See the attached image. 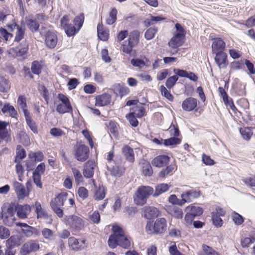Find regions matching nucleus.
I'll return each instance as SVG.
<instances>
[{"mask_svg": "<svg viewBox=\"0 0 255 255\" xmlns=\"http://www.w3.org/2000/svg\"><path fill=\"white\" fill-rule=\"evenodd\" d=\"M25 36V28L24 25L18 26L17 29L14 33L13 42L19 43L16 46L10 48L7 51L9 56L12 58L20 57L24 59L27 57L29 49V44L24 39Z\"/></svg>", "mask_w": 255, "mask_h": 255, "instance_id": "nucleus-1", "label": "nucleus"}, {"mask_svg": "<svg viewBox=\"0 0 255 255\" xmlns=\"http://www.w3.org/2000/svg\"><path fill=\"white\" fill-rule=\"evenodd\" d=\"M112 234L108 240V244L112 249H115L118 246L125 249L131 246L130 238H128L124 229L119 225L114 224L112 227Z\"/></svg>", "mask_w": 255, "mask_h": 255, "instance_id": "nucleus-2", "label": "nucleus"}, {"mask_svg": "<svg viewBox=\"0 0 255 255\" xmlns=\"http://www.w3.org/2000/svg\"><path fill=\"white\" fill-rule=\"evenodd\" d=\"M176 31L171 39L168 42V45L171 48V51H168L170 55H173L177 53L179 50V47L183 45L185 41L186 31L184 28L180 24H175Z\"/></svg>", "mask_w": 255, "mask_h": 255, "instance_id": "nucleus-3", "label": "nucleus"}, {"mask_svg": "<svg viewBox=\"0 0 255 255\" xmlns=\"http://www.w3.org/2000/svg\"><path fill=\"white\" fill-rule=\"evenodd\" d=\"M140 38V32L138 30H134L129 32L128 39L122 42L120 51L124 54L131 55L136 51L133 48L138 45Z\"/></svg>", "mask_w": 255, "mask_h": 255, "instance_id": "nucleus-4", "label": "nucleus"}, {"mask_svg": "<svg viewBox=\"0 0 255 255\" xmlns=\"http://www.w3.org/2000/svg\"><path fill=\"white\" fill-rule=\"evenodd\" d=\"M167 229V222L165 218H157L154 222L148 220L145 227L146 233L150 235H163Z\"/></svg>", "mask_w": 255, "mask_h": 255, "instance_id": "nucleus-5", "label": "nucleus"}, {"mask_svg": "<svg viewBox=\"0 0 255 255\" xmlns=\"http://www.w3.org/2000/svg\"><path fill=\"white\" fill-rule=\"evenodd\" d=\"M67 197V192H61L50 202L51 209L59 218H62L63 216V211L60 207L64 205Z\"/></svg>", "mask_w": 255, "mask_h": 255, "instance_id": "nucleus-6", "label": "nucleus"}, {"mask_svg": "<svg viewBox=\"0 0 255 255\" xmlns=\"http://www.w3.org/2000/svg\"><path fill=\"white\" fill-rule=\"evenodd\" d=\"M153 194V188L149 186H139L135 193L134 202L138 205H143L146 203L149 196Z\"/></svg>", "mask_w": 255, "mask_h": 255, "instance_id": "nucleus-7", "label": "nucleus"}, {"mask_svg": "<svg viewBox=\"0 0 255 255\" xmlns=\"http://www.w3.org/2000/svg\"><path fill=\"white\" fill-rule=\"evenodd\" d=\"M57 98L61 102V103L57 105L56 111L60 114L72 113L73 108L67 96L62 93H59L57 95Z\"/></svg>", "mask_w": 255, "mask_h": 255, "instance_id": "nucleus-8", "label": "nucleus"}, {"mask_svg": "<svg viewBox=\"0 0 255 255\" xmlns=\"http://www.w3.org/2000/svg\"><path fill=\"white\" fill-rule=\"evenodd\" d=\"M89 148L85 144L79 143L75 146L74 155L78 161L83 162L87 161L89 157Z\"/></svg>", "mask_w": 255, "mask_h": 255, "instance_id": "nucleus-9", "label": "nucleus"}, {"mask_svg": "<svg viewBox=\"0 0 255 255\" xmlns=\"http://www.w3.org/2000/svg\"><path fill=\"white\" fill-rule=\"evenodd\" d=\"M64 223L70 229L74 231H80L84 227L83 220L76 215L66 216L64 218Z\"/></svg>", "mask_w": 255, "mask_h": 255, "instance_id": "nucleus-10", "label": "nucleus"}, {"mask_svg": "<svg viewBox=\"0 0 255 255\" xmlns=\"http://www.w3.org/2000/svg\"><path fill=\"white\" fill-rule=\"evenodd\" d=\"M40 249V245L37 240H30L23 244L20 250L22 255H29L30 253L36 252Z\"/></svg>", "mask_w": 255, "mask_h": 255, "instance_id": "nucleus-11", "label": "nucleus"}, {"mask_svg": "<svg viewBox=\"0 0 255 255\" xmlns=\"http://www.w3.org/2000/svg\"><path fill=\"white\" fill-rule=\"evenodd\" d=\"M69 247L74 251H81L87 247V240L85 238L76 239L74 237L68 239Z\"/></svg>", "mask_w": 255, "mask_h": 255, "instance_id": "nucleus-12", "label": "nucleus"}, {"mask_svg": "<svg viewBox=\"0 0 255 255\" xmlns=\"http://www.w3.org/2000/svg\"><path fill=\"white\" fill-rule=\"evenodd\" d=\"M209 38L213 41L211 45L213 53L224 51L226 48V43L221 38L215 37L212 34L210 35Z\"/></svg>", "mask_w": 255, "mask_h": 255, "instance_id": "nucleus-13", "label": "nucleus"}, {"mask_svg": "<svg viewBox=\"0 0 255 255\" xmlns=\"http://www.w3.org/2000/svg\"><path fill=\"white\" fill-rule=\"evenodd\" d=\"M15 224L17 227H19L21 228V233L26 238H30L33 235L35 236H38L39 235V232L37 229L28 225L26 223L17 222Z\"/></svg>", "mask_w": 255, "mask_h": 255, "instance_id": "nucleus-14", "label": "nucleus"}, {"mask_svg": "<svg viewBox=\"0 0 255 255\" xmlns=\"http://www.w3.org/2000/svg\"><path fill=\"white\" fill-rule=\"evenodd\" d=\"M97 165L94 160L87 161L83 166L82 170L83 176L86 178H91L94 175L95 168Z\"/></svg>", "mask_w": 255, "mask_h": 255, "instance_id": "nucleus-15", "label": "nucleus"}, {"mask_svg": "<svg viewBox=\"0 0 255 255\" xmlns=\"http://www.w3.org/2000/svg\"><path fill=\"white\" fill-rule=\"evenodd\" d=\"M198 100L197 99L193 97H188L185 99L182 103V108L186 112H191L193 111H197L198 108Z\"/></svg>", "mask_w": 255, "mask_h": 255, "instance_id": "nucleus-16", "label": "nucleus"}, {"mask_svg": "<svg viewBox=\"0 0 255 255\" xmlns=\"http://www.w3.org/2000/svg\"><path fill=\"white\" fill-rule=\"evenodd\" d=\"M16 215L20 219H25L31 211V207L28 204L20 205L17 204L15 206Z\"/></svg>", "mask_w": 255, "mask_h": 255, "instance_id": "nucleus-17", "label": "nucleus"}, {"mask_svg": "<svg viewBox=\"0 0 255 255\" xmlns=\"http://www.w3.org/2000/svg\"><path fill=\"white\" fill-rule=\"evenodd\" d=\"M215 54V61L220 69H225L227 67L229 62L228 56L224 51L214 53Z\"/></svg>", "mask_w": 255, "mask_h": 255, "instance_id": "nucleus-18", "label": "nucleus"}, {"mask_svg": "<svg viewBox=\"0 0 255 255\" xmlns=\"http://www.w3.org/2000/svg\"><path fill=\"white\" fill-rule=\"evenodd\" d=\"M45 42L49 48H54L57 43V36L54 31L48 30L45 35Z\"/></svg>", "mask_w": 255, "mask_h": 255, "instance_id": "nucleus-19", "label": "nucleus"}, {"mask_svg": "<svg viewBox=\"0 0 255 255\" xmlns=\"http://www.w3.org/2000/svg\"><path fill=\"white\" fill-rule=\"evenodd\" d=\"M142 216L146 219L150 220L157 217L159 215V210L153 206H145L142 209Z\"/></svg>", "mask_w": 255, "mask_h": 255, "instance_id": "nucleus-20", "label": "nucleus"}, {"mask_svg": "<svg viewBox=\"0 0 255 255\" xmlns=\"http://www.w3.org/2000/svg\"><path fill=\"white\" fill-rule=\"evenodd\" d=\"M13 186L18 198L20 199H23L25 197L29 195V191H26L24 186L17 181H14L13 182Z\"/></svg>", "mask_w": 255, "mask_h": 255, "instance_id": "nucleus-21", "label": "nucleus"}, {"mask_svg": "<svg viewBox=\"0 0 255 255\" xmlns=\"http://www.w3.org/2000/svg\"><path fill=\"white\" fill-rule=\"evenodd\" d=\"M165 210L168 214L176 219H182L183 217V210L178 207L168 205L166 207Z\"/></svg>", "mask_w": 255, "mask_h": 255, "instance_id": "nucleus-22", "label": "nucleus"}, {"mask_svg": "<svg viewBox=\"0 0 255 255\" xmlns=\"http://www.w3.org/2000/svg\"><path fill=\"white\" fill-rule=\"evenodd\" d=\"M170 161V157L167 155L157 156L151 161L153 166L157 167H163L167 165Z\"/></svg>", "mask_w": 255, "mask_h": 255, "instance_id": "nucleus-23", "label": "nucleus"}, {"mask_svg": "<svg viewBox=\"0 0 255 255\" xmlns=\"http://www.w3.org/2000/svg\"><path fill=\"white\" fill-rule=\"evenodd\" d=\"M95 105L100 107L108 105L111 101V96L107 93L98 95L95 98Z\"/></svg>", "mask_w": 255, "mask_h": 255, "instance_id": "nucleus-24", "label": "nucleus"}, {"mask_svg": "<svg viewBox=\"0 0 255 255\" xmlns=\"http://www.w3.org/2000/svg\"><path fill=\"white\" fill-rule=\"evenodd\" d=\"M98 36L102 41H107L109 38V30L104 28L102 22L99 23L97 25Z\"/></svg>", "mask_w": 255, "mask_h": 255, "instance_id": "nucleus-25", "label": "nucleus"}, {"mask_svg": "<svg viewBox=\"0 0 255 255\" xmlns=\"http://www.w3.org/2000/svg\"><path fill=\"white\" fill-rule=\"evenodd\" d=\"M122 151L128 161L131 163H133L134 161L133 150L129 145H124L122 149Z\"/></svg>", "mask_w": 255, "mask_h": 255, "instance_id": "nucleus-26", "label": "nucleus"}, {"mask_svg": "<svg viewBox=\"0 0 255 255\" xmlns=\"http://www.w3.org/2000/svg\"><path fill=\"white\" fill-rule=\"evenodd\" d=\"M149 61L145 55H140V58H133L130 61L131 64L139 69H142L146 66V62Z\"/></svg>", "mask_w": 255, "mask_h": 255, "instance_id": "nucleus-27", "label": "nucleus"}, {"mask_svg": "<svg viewBox=\"0 0 255 255\" xmlns=\"http://www.w3.org/2000/svg\"><path fill=\"white\" fill-rule=\"evenodd\" d=\"M34 207L37 219H47L49 217L47 212L42 208L41 205L38 201L35 202Z\"/></svg>", "mask_w": 255, "mask_h": 255, "instance_id": "nucleus-28", "label": "nucleus"}, {"mask_svg": "<svg viewBox=\"0 0 255 255\" xmlns=\"http://www.w3.org/2000/svg\"><path fill=\"white\" fill-rule=\"evenodd\" d=\"M6 247L14 249L20 245V238L17 235L11 236L6 241Z\"/></svg>", "mask_w": 255, "mask_h": 255, "instance_id": "nucleus-29", "label": "nucleus"}, {"mask_svg": "<svg viewBox=\"0 0 255 255\" xmlns=\"http://www.w3.org/2000/svg\"><path fill=\"white\" fill-rule=\"evenodd\" d=\"M171 185L167 183H161L157 185L155 187V191H153V196L156 197L161 194L168 191Z\"/></svg>", "mask_w": 255, "mask_h": 255, "instance_id": "nucleus-30", "label": "nucleus"}, {"mask_svg": "<svg viewBox=\"0 0 255 255\" xmlns=\"http://www.w3.org/2000/svg\"><path fill=\"white\" fill-rule=\"evenodd\" d=\"M1 112L3 114H8L9 115L13 118L16 119L18 116L17 112L13 106L9 103H6L1 109Z\"/></svg>", "mask_w": 255, "mask_h": 255, "instance_id": "nucleus-31", "label": "nucleus"}, {"mask_svg": "<svg viewBox=\"0 0 255 255\" xmlns=\"http://www.w3.org/2000/svg\"><path fill=\"white\" fill-rule=\"evenodd\" d=\"M9 123L0 120V139L3 140L10 138V134L6 128Z\"/></svg>", "mask_w": 255, "mask_h": 255, "instance_id": "nucleus-32", "label": "nucleus"}, {"mask_svg": "<svg viewBox=\"0 0 255 255\" xmlns=\"http://www.w3.org/2000/svg\"><path fill=\"white\" fill-rule=\"evenodd\" d=\"M185 211L189 212L195 217L201 215L203 213V210L201 207L194 206L193 204L188 206L186 208Z\"/></svg>", "mask_w": 255, "mask_h": 255, "instance_id": "nucleus-33", "label": "nucleus"}, {"mask_svg": "<svg viewBox=\"0 0 255 255\" xmlns=\"http://www.w3.org/2000/svg\"><path fill=\"white\" fill-rule=\"evenodd\" d=\"M145 111V109L141 106H134L130 109L129 113L136 116L138 118H141L144 116Z\"/></svg>", "mask_w": 255, "mask_h": 255, "instance_id": "nucleus-34", "label": "nucleus"}, {"mask_svg": "<svg viewBox=\"0 0 255 255\" xmlns=\"http://www.w3.org/2000/svg\"><path fill=\"white\" fill-rule=\"evenodd\" d=\"M113 90L115 94L121 97L125 96L129 93V89L128 87L121 85L120 84L115 85Z\"/></svg>", "mask_w": 255, "mask_h": 255, "instance_id": "nucleus-35", "label": "nucleus"}, {"mask_svg": "<svg viewBox=\"0 0 255 255\" xmlns=\"http://www.w3.org/2000/svg\"><path fill=\"white\" fill-rule=\"evenodd\" d=\"M252 129L253 128L252 127H244L240 128V132L241 134L242 137L244 139L248 141L251 138L253 134Z\"/></svg>", "mask_w": 255, "mask_h": 255, "instance_id": "nucleus-36", "label": "nucleus"}, {"mask_svg": "<svg viewBox=\"0 0 255 255\" xmlns=\"http://www.w3.org/2000/svg\"><path fill=\"white\" fill-rule=\"evenodd\" d=\"M26 155L25 149L20 145H18L16 149V155L14 158V162L21 161L25 158Z\"/></svg>", "mask_w": 255, "mask_h": 255, "instance_id": "nucleus-37", "label": "nucleus"}, {"mask_svg": "<svg viewBox=\"0 0 255 255\" xmlns=\"http://www.w3.org/2000/svg\"><path fill=\"white\" fill-rule=\"evenodd\" d=\"M41 235L46 241L51 242L54 239V232L52 230L45 228L41 230Z\"/></svg>", "mask_w": 255, "mask_h": 255, "instance_id": "nucleus-38", "label": "nucleus"}, {"mask_svg": "<svg viewBox=\"0 0 255 255\" xmlns=\"http://www.w3.org/2000/svg\"><path fill=\"white\" fill-rule=\"evenodd\" d=\"M117 9L115 7L113 8L109 13V17L106 20V24L112 25L115 23L117 19Z\"/></svg>", "mask_w": 255, "mask_h": 255, "instance_id": "nucleus-39", "label": "nucleus"}, {"mask_svg": "<svg viewBox=\"0 0 255 255\" xmlns=\"http://www.w3.org/2000/svg\"><path fill=\"white\" fill-rule=\"evenodd\" d=\"M10 85L8 80L3 76H0V91L6 92L10 89Z\"/></svg>", "mask_w": 255, "mask_h": 255, "instance_id": "nucleus-40", "label": "nucleus"}, {"mask_svg": "<svg viewBox=\"0 0 255 255\" xmlns=\"http://www.w3.org/2000/svg\"><path fill=\"white\" fill-rule=\"evenodd\" d=\"M175 167L174 165H169L167 166L164 169H163L159 172L158 176L160 178H164L167 175H171L173 174Z\"/></svg>", "mask_w": 255, "mask_h": 255, "instance_id": "nucleus-41", "label": "nucleus"}, {"mask_svg": "<svg viewBox=\"0 0 255 255\" xmlns=\"http://www.w3.org/2000/svg\"><path fill=\"white\" fill-rule=\"evenodd\" d=\"M85 19V16L83 13H81L77 15L73 19V23L79 31L82 27Z\"/></svg>", "mask_w": 255, "mask_h": 255, "instance_id": "nucleus-42", "label": "nucleus"}, {"mask_svg": "<svg viewBox=\"0 0 255 255\" xmlns=\"http://www.w3.org/2000/svg\"><path fill=\"white\" fill-rule=\"evenodd\" d=\"M142 172L146 176H151L153 174V170L150 163L144 161L142 163Z\"/></svg>", "mask_w": 255, "mask_h": 255, "instance_id": "nucleus-43", "label": "nucleus"}, {"mask_svg": "<svg viewBox=\"0 0 255 255\" xmlns=\"http://www.w3.org/2000/svg\"><path fill=\"white\" fill-rule=\"evenodd\" d=\"M181 142V138L178 137H171L169 138L164 139L163 144L165 146L176 145L179 144Z\"/></svg>", "mask_w": 255, "mask_h": 255, "instance_id": "nucleus-44", "label": "nucleus"}, {"mask_svg": "<svg viewBox=\"0 0 255 255\" xmlns=\"http://www.w3.org/2000/svg\"><path fill=\"white\" fill-rule=\"evenodd\" d=\"M71 170L75 178L76 185H79L80 183H82L84 181V179L80 171L75 167L72 168Z\"/></svg>", "mask_w": 255, "mask_h": 255, "instance_id": "nucleus-45", "label": "nucleus"}, {"mask_svg": "<svg viewBox=\"0 0 255 255\" xmlns=\"http://www.w3.org/2000/svg\"><path fill=\"white\" fill-rule=\"evenodd\" d=\"M28 157L34 159L35 161L40 162L44 159V154L42 151L31 152L28 154Z\"/></svg>", "mask_w": 255, "mask_h": 255, "instance_id": "nucleus-46", "label": "nucleus"}, {"mask_svg": "<svg viewBox=\"0 0 255 255\" xmlns=\"http://www.w3.org/2000/svg\"><path fill=\"white\" fill-rule=\"evenodd\" d=\"M42 66L38 61H34L32 62L31 70L33 74L39 75L41 73Z\"/></svg>", "mask_w": 255, "mask_h": 255, "instance_id": "nucleus-47", "label": "nucleus"}, {"mask_svg": "<svg viewBox=\"0 0 255 255\" xmlns=\"http://www.w3.org/2000/svg\"><path fill=\"white\" fill-rule=\"evenodd\" d=\"M63 29L64 30L67 35L69 37L74 36L79 31L75 25L74 24L73 25L71 23H70L66 27H64Z\"/></svg>", "mask_w": 255, "mask_h": 255, "instance_id": "nucleus-48", "label": "nucleus"}, {"mask_svg": "<svg viewBox=\"0 0 255 255\" xmlns=\"http://www.w3.org/2000/svg\"><path fill=\"white\" fill-rule=\"evenodd\" d=\"M165 18L159 16H154L151 15L150 18H147L143 21L145 26L148 27L153 24L155 22L164 20Z\"/></svg>", "mask_w": 255, "mask_h": 255, "instance_id": "nucleus-49", "label": "nucleus"}, {"mask_svg": "<svg viewBox=\"0 0 255 255\" xmlns=\"http://www.w3.org/2000/svg\"><path fill=\"white\" fill-rule=\"evenodd\" d=\"M106 190L103 186H100L98 189L96 190L94 197L96 200H102L106 195Z\"/></svg>", "mask_w": 255, "mask_h": 255, "instance_id": "nucleus-50", "label": "nucleus"}, {"mask_svg": "<svg viewBox=\"0 0 255 255\" xmlns=\"http://www.w3.org/2000/svg\"><path fill=\"white\" fill-rule=\"evenodd\" d=\"M26 23L28 28L32 32L37 31L39 29V24L36 20L28 19Z\"/></svg>", "mask_w": 255, "mask_h": 255, "instance_id": "nucleus-51", "label": "nucleus"}, {"mask_svg": "<svg viewBox=\"0 0 255 255\" xmlns=\"http://www.w3.org/2000/svg\"><path fill=\"white\" fill-rule=\"evenodd\" d=\"M157 32V28L155 27H150L146 30L144 34L145 38L149 40L153 38Z\"/></svg>", "mask_w": 255, "mask_h": 255, "instance_id": "nucleus-52", "label": "nucleus"}, {"mask_svg": "<svg viewBox=\"0 0 255 255\" xmlns=\"http://www.w3.org/2000/svg\"><path fill=\"white\" fill-rule=\"evenodd\" d=\"M108 128L110 132L114 136L118 135V124L115 121H110L108 125Z\"/></svg>", "mask_w": 255, "mask_h": 255, "instance_id": "nucleus-53", "label": "nucleus"}, {"mask_svg": "<svg viewBox=\"0 0 255 255\" xmlns=\"http://www.w3.org/2000/svg\"><path fill=\"white\" fill-rule=\"evenodd\" d=\"M160 90L162 96L166 98L169 101L172 102L174 100L173 96L170 93V92L167 89L162 85L160 87Z\"/></svg>", "mask_w": 255, "mask_h": 255, "instance_id": "nucleus-54", "label": "nucleus"}, {"mask_svg": "<svg viewBox=\"0 0 255 255\" xmlns=\"http://www.w3.org/2000/svg\"><path fill=\"white\" fill-rule=\"evenodd\" d=\"M178 79V77L176 75H173L168 78L165 83L166 87L169 89L173 88Z\"/></svg>", "mask_w": 255, "mask_h": 255, "instance_id": "nucleus-55", "label": "nucleus"}, {"mask_svg": "<svg viewBox=\"0 0 255 255\" xmlns=\"http://www.w3.org/2000/svg\"><path fill=\"white\" fill-rule=\"evenodd\" d=\"M232 218L236 225H241L244 222V219L242 216L237 212H233L232 215Z\"/></svg>", "mask_w": 255, "mask_h": 255, "instance_id": "nucleus-56", "label": "nucleus"}, {"mask_svg": "<svg viewBox=\"0 0 255 255\" xmlns=\"http://www.w3.org/2000/svg\"><path fill=\"white\" fill-rule=\"evenodd\" d=\"M221 216L212 213V220L213 225L216 227H221L223 224V221L221 218Z\"/></svg>", "mask_w": 255, "mask_h": 255, "instance_id": "nucleus-57", "label": "nucleus"}, {"mask_svg": "<svg viewBox=\"0 0 255 255\" xmlns=\"http://www.w3.org/2000/svg\"><path fill=\"white\" fill-rule=\"evenodd\" d=\"M170 135L178 137L180 131L178 126L172 124L168 129Z\"/></svg>", "mask_w": 255, "mask_h": 255, "instance_id": "nucleus-58", "label": "nucleus"}, {"mask_svg": "<svg viewBox=\"0 0 255 255\" xmlns=\"http://www.w3.org/2000/svg\"><path fill=\"white\" fill-rule=\"evenodd\" d=\"M127 119L128 121L129 124L132 127H136L138 126V122L137 117L130 113H128L126 116Z\"/></svg>", "mask_w": 255, "mask_h": 255, "instance_id": "nucleus-59", "label": "nucleus"}, {"mask_svg": "<svg viewBox=\"0 0 255 255\" xmlns=\"http://www.w3.org/2000/svg\"><path fill=\"white\" fill-rule=\"evenodd\" d=\"M79 197L83 200L86 199L89 196L88 190L84 187H80L77 191Z\"/></svg>", "mask_w": 255, "mask_h": 255, "instance_id": "nucleus-60", "label": "nucleus"}, {"mask_svg": "<svg viewBox=\"0 0 255 255\" xmlns=\"http://www.w3.org/2000/svg\"><path fill=\"white\" fill-rule=\"evenodd\" d=\"M203 253L202 254L206 255H219L212 248L204 245L202 246Z\"/></svg>", "mask_w": 255, "mask_h": 255, "instance_id": "nucleus-61", "label": "nucleus"}, {"mask_svg": "<svg viewBox=\"0 0 255 255\" xmlns=\"http://www.w3.org/2000/svg\"><path fill=\"white\" fill-rule=\"evenodd\" d=\"M186 213L184 216V223L187 226H189L192 225V223L193 222V220L195 219V217H194L191 214H190L189 212L186 211Z\"/></svg>", "mask_w": 255, "mask_h": 255, "instance_id": "nucleus-62", "label": "nucleus"}, {"mask_svg": "<svg viewBox=\"0 0 255 255\" xmlns=\"http://www.w3.org/2000/svg\"><path fill=\"white\" fill-rule=\"evenodd\" d=\"M255 242V238L254 237L245 238L241 241V245L243 248H248L251 244Z\"/></svg>", "mask_w": 255, "mask_h": 255, "instance_id": "nucleus-63", "label": "nucleus"}, {"mask_svg": "<svg viewBox=\"0 0 255 255\" xmlns=\"http://www.w3.org/2000/svg\"><path fill=\"white\" fill-rule=\"evenodd\" d=\"M243 182L250 187H255V175L246 178Z\"/></svg>", "mask_w": 255, "mask_h": 255, "instance_id": "nucleus-64", "label": "nucleus"}]
</instances>
